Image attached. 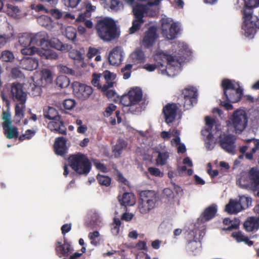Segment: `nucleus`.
I'll use <instances>...</instances> for the list:
<instances>
[{
  "instance_id": "nucleus-15",
  "label": "nucleus",
  "mask_w": 259,
  "mask_h": 259,
  "mask_svg": "<svg viewBox=\"0 0 259 259\" xmlns=\"http://www.w3.org/2000/svg\"><path fill=\"white\" fill-rule=\"evenodd\" d=\"M158 37L157 27L150 26L144 33L142 41L143 46L145 48H149L155 44Z\"/></svg>"
},
{
  "instance_id": "nucleus-42",
  "label": "nucleus",
  "mask_w": 259,
  "mask_h": 259,
  "mask_svg": "<svg viewBox=\"0 0 259 259\" xmlns=\"http://www.w3.org/2000/svg\"><path fill=\"white\" fill-rule=\"evenodd\" d=\"M121 224V221L118 218L114 219L111 229V232L114 235H117L119 234Z\"/></svg>"
},
{
  "instance_id": "nucleus-45",
  "label": "nucleus",
  "mask_w": 259,
  "mask_h": 259,
  "mask_svg": "<svg viewBox=\"0 0 259 259\" xmlns=\"http://www.w3.org/2000/svg\"><path fill=\"white\" fill-rule=\"evenodd\" d=\"M168 157L169 155L168 152H159L157 157V161L160 165H163L166 164Z\"/></svg>"
},
{
  "instance_id": "nucleus-21",
  "label": "nucleus",
  "mask_w": 259,
  "mask_h": 259,
  "mask_svg": "<svg viewBox=\"0 0 259 259\" xmlns=\"http://www.w3.org/2000/svg\"><path fill=\"white\" fill-rule=\"evenodd\" d=\"M66 142V139L63 137H58L56 139L54 148L56 154L63 156L67 152Z\"/></svg>"
},
{
  "instance_id": "nucleus-58",
  "label": "nucleus",
  "mask_w": 259,
  "mask_h": 259,
  "mask_svg": "<svg viewBox=\"0 0 259 259\" xmlns=\"http://www.w3.org/2000/svg\"><path fill=\"white\" fill-rule=\"evenodd\" d=\"M81 0H62L64 4L67 7L74 8L79 4Z\"/></svg>"
},
{
  "instance_id": "nucleus-54",
  "label": "nucleus",
  "mask_w": 259,
  "mask_h": 259,
  "mask_svg": "<svg viewBox=\"0 0 259 259\" xmlns=\"http://www.w3.org/2000/svg\"><path fill=\"white\" fill-rule=\"evenodd\" d=\"M76 102L73 99H66L64 101L63 105L64 108L66 110H71L75 106Z\"/></svg>"
},
{
  "instance_id": "nucleus-47",
  "label": "nucleus",
  "mask_w": 259,
  "mask_h": 259,
  "mask_svg": "<svg viewBox=\"0 0 259 259\" xmlns=\"http://www.w3.org/2000/svg\"><path fill=\"white\" fill-rule=\"evenodd\" d=\"M133 67L132 64H126L124 67L121 68V71L123 73V78L124 79L129 78L131 75V69Z\"/></svg>"
},
{
  "instance_id": "nucleus-26",
  "label": "nucleus",
  "mask_w": 259,
  "mask_h": 259,
  "mask_svg": "<svg viewBox=\"0 0 259 259\" xmlns=\"http://www.w3.org/2000/svg\"><path fill=\"white\" fill-rule=\"evenodd\" d=\"M217 212V206L213 204L205 209L201 214L202 219L205 221H208L213 219Z\"/></svg>"
},
{
  "instance_id": "nucleus-59",
  "label": "nucleus",
  "mask_w": 259,
  "mask_h": 259,
  "mask_svg": "<svg viewBox=\"0 0 259 259\" xmlns=\"http://www.w3.org/2000/svg\"><path fill=\"white\" fill-rule=\"evenodd\" d=\"M205 123L208 127L206 129V132H210L211 131L214 124L215 122L214 118H211L209 116H206L205 118Z\"/></svg>"
},
{
  "instance_id": "nucleus-44",
  "label": "nucleus",
  "mask_w": 259,
  "mask_h": 259,
  "mask_svg": "<svg viewBox=\"0 0 259 259\" xmlns=\"http://www.w3.org/2000/svg\"><path fill=\"white\" fill-rule=\"evenodd\" d=\"M0 58L5 62H12L14 59V56L12 52L4 51L2 53Z\"/></svg>"
},
{
  "instance_id": "nucleus-23",
  "label": "nucleus",
  "mask_w": 259,
  "mask_h": 259,
  "mask_svg": "<svg viewBox=\"0 0 259 259\" xmlns=\"http://www.w3.org/2000/svg\"><path fill=\"white\" fill-rule=\"evenodd\" d=\"M23 69L32 71L37 69L38 66V60L35 58L28 57L21 62Z\"/></svg>"
},
{
  "instance_id": "nucleus-37",
  "label": "nucleus",
  "mask_w": 259,
  "mask_h": 259,
  "mask_svg": "<svg viewBox=\"0 0 259 259\" xmlns=\"http://www.w3.org/2000/svg\"><path fill=\"white\" fill-rule=\"evenodd\" d=\"M132 57L134 62L137 63H143L145 60L144 52L140 49H137L132 54Z\"/></svg>"
},
{
  "instance_id": "nucleus-34",
  "label": "nucleus",
  "mask_w": 259,
  "mask_h": 259,
  "mask_svg": "<svg viewBox=\"0 0 259 259\" xmlns=\"http://www.w3.org/2000/svg\"><path fill=\"white\" fill-rule=\"evenodd\" d=\"M91 218L90 222L85 223L86 227L93 229L98 225V223L100 221V216L96 210H91L89 213Z\"/></svg>"
},
{
  "instance_id": "nucleus-41",
  "label": "nucleus",
  "mask_w": 259,
  "mask_h": 259,
  "mask_svg": "<svg viewBox=\"0 0 259 259\" xmlns=\"http://www.w3.org/2000/svg\"><path fill=\"white\" fill-rule=\"evenodd\" d=\"M97 180L101 185L106 187L110 186L111 182V179L109 177L101 175L97 176Z\"/></svg>"
},
{
  "instance_id": "nucleus-6",
  "label": "nucleus",
  "mask_w": 259,
  "mask_h": 259,
  "mask_svg": "<svg viewBox=\"0 0 259 259\" xmlns=\"http://www.w3.org/2000/svg\"><path fill=\"white\" fill-rule=\"evenodd\" d=\"M158 200V195L154 191L145 190L141 192L138 206L140 212L142 214L149 213L155 208Z\"/></svg>"
},
{
  "instance_id": "nucleus-51",
  "label": "nucleus",
  "mask_w": 259,
  "mask_h": 259,
  "mask_svg": "<svg viewBox=\"0 0 259 259\" xmlns=\"http://www.w3.org/2000/svg\"><path fill=\"white\" fill-rule=\"evenodd\" d=\"M107 3H109L110 8L115 11H117L120 9L121 5L119 0H106Z\"/></svg>"
},
{
  "instance_id": "nucleus-14",
  "label": "nucleus",
  "mask_w": 259,
  "mask_h": 259,
  "mask_svg": "<svg viewBox=\"0 0 259 259\" xmlns=\"http://www.w3.org/2000/svg\"><path fill=\"white\" fill-rule=\"evenodd\" d=\"M236 138L231 134L221 135L219 137V145L226 152L235 154Z\"/></svg>"
},
{
  "instance_id": "nucleus-10",
  "label": "nucleus",
  "mask_w": 259,
  "mask_h": 259,
  "mask_svg": "<svg viewBox=\"0 0 259 259\" xmlns=\"http://www.w3.org/2000/svg\"><path fill=\"white\" fill-rule=\"evenodd\" d=\"M161 30L164 36L172 40L177 37L180 28L176 23H171V20L168 18H163L161 21Z\"/></svg>"
},
{
  "instance_id": "nucleus-28",
  "label": "nucleus",
  "mask_w": 259,
  "mask_h": 259,
  "mask_svg": "<svg viewBox=\"0 0 259 259\" xmlns=\"http://www.w3.org/2000/svg\"><path fill=\"white\" fill-rule=\"evenodd\" d=\"M119 201L121 205L132 206L135 204L136 199L133 193L125 192L121 198H119Z\"/></svg>"
},
{
  "instance_id": "nucleus-55",
  "label": "nucleus",
  "mask_w": 259,
  "mask_h": 259,
  "mask_svg": "<svg viewBox=\"0 0 259 259\" xmlns=\"http://www.w3.org/2000/svg\"><path fill=\"white\" fill-rule=\"evenodd\" d=\"M85 11L84 12V16L87 17L91 16V13L92 12L95 11L96 10V7L92 5L89 2H86L85 3Z\"/></svg>"
},
{
  "instance_id": "nucleus-52",
  "label": "nucleus",
  "mask_w": 259,
  "mask_h": 259,
  "mask_svg": "<svg viewBox=\"0 0 259 259\" xmlns=\"http://www.w3.org/2000/svg\"><path fill=\"white\" fill-rule=\"evenodd\" d=\"M101 76V74L94 73L93 74L92 83L94 87H97L98 89H100L102 91V88L103 87V86H102L100 83V78Z\"/></svg>"
},
{
  "instance_id": "nucleus-16",
  "label": "nucleus",
  "mask_w": 259,
  "mask_h": 259,
  "mask_svg": "<svg viewBox=\"0 0 259 259\" xmlns=\"http://www.w3.org/2000/svg\"><path fill=\"white\" fill-rule=\"evenodd\" d=\"M10 97L14 102H26L27 94L23 90V85L18 82L11 84Z\"/></svg>"
},
{
  "instance_id": "nucleus-38",
  "label": "nucleus",
  "mask_w": 259,
  "mask_h": 259,
  "mask_svg": "<svg viewBox=\"0 0 259 259\" xmlns=\"http://www.w3.org/2000/svg\"><path fill=\"white\" fill-rule=\"evenodd\" d=\"M19 42L23 47H29L32 44L31 34L23 33L19 38Z\"/></svg>"
},
{
  "instance_id": "nucleus-5",
  "label": "nucleus",
  "mask_w": 259,
  "mask_h": 259,
  "mask_svg": "<svg viewBox=\"0 0 259 259\" xmlns=\"http://www.w3.org/2000/svg\"><path fill=\"white\" fill-rule=\"evenodd\" d=\"M70 166L79 175H87L91 168V163L87 156L81 153L72 154L68 158Z\"/></svg>"
},
{
  "instance_id": "nucleus-17",
  "label": "nucleus",
  "mask_w": 259,
  "mask_h": 259,
  "mask_svg": "<svg viewBox=\"0 0 259 259\" xmlns=\"http://www.w3.org/2000/svg\"><path fill=\"white\" fill-rule=\"evenodd\" d=\"M178 109L179 107L176 103H167L163 107L162 113L166 123L169 124L174 121Z\"/></svg>"
},
{
  "instance_id": "nucleus-13",
  "label": "nucleus",
  "mask_w": 259,
  "mask_h": 259,
  "mask_svg": "<svg viewBox=\"0 0 259 259\" xmlns=\"http://www.w3.org/2000/svg\"><path fill=\"white\" fill-rule=\"evenodd\" d=\"M72 88L74 96L80 100L88 99L93 92L91 86L78 81H74L72 83Z\"/></svg>"
},
{
  "instance_id": "nucleus-64",
  "label": "nucleus",
  "mask_w": 259,
  "mask_h": 259,
  "mask_svg": "<svg viewBox=\"0 0 259 259\" xmlns=\"http://www.w3.org/2000/svg\"><path fill=\"white\" fill-rule=\"evenodd\" d=\"M232 236L235 238L237 242H243L245 237L240 231L233 232Z\"/></svg>"
},
{
  "instance_id": "nucleus-60",
  "label": "nucleus",
  "mask_w": 259,
  "mask_h": 259,
  "mask_svg": "<svg viewBox=\"0 0 259 259\" xmlns=\"http://www.w3.org/2000/svg\"><path fill=\"white\" fill-rule=\"evenodd\" d=\"M245 142L246 144H249L251 142H253L254 147L252 148L253 152H256L257 150H259V140L251 138L245 140Z\"/></svg>"
},
{
  "instance_id": "nucleus-61",
  "label": "nucleus",
  "mask_w": 259,
  "mask_h": 259,
  "mask_svg": "<svg viewBox=\"0 0 259 259\" xmlns=\"http://www.w3.org/2000/svg\"><path fill=\"white\" fill-rule=\"evenodd\" d=\"M30 87L31 88L32 94L33 96H36L40 95L41 93V88L39 85H35L34 83H30Z\"/></svg>"
},
{
  "instance_id": "nucleus-40",
  "label": "nucleus",
  "mask_w": 259,
  "mask_h": 259,
  "mask_svg": "<svg viewBox=\"0 0 259 259\" xmlns=\"http://www.w3.org/2000/svg\"><path fill=\"white\" fill-rule=\"evenodd\" d=\"M144 23V20L134 19L132 22V26L129 29V33L133 34L140 29L142 25Z\"/></svg>"
},
{
  "instance_id": "nucleus-30",
  "label": "nucleus",
  "mask_w": 259,
  "mask_h": 259,
  "mask_svg": "<svg viewBox=\"0 0 259 259\" xmlns=\"http://www.w3.org/2000/svg\"><path fill=\"white\" fill-rule=\"evenodd\" d=\"M127 145V143L125 140L119 139L113 149V153L115 157H119L123 150L126 148Z\"/></svg>"
},
{
  "instance_id": "nucleus-19",
  "label": "nucleus",
  "mask_w": 259,
  "mask_h": 259,
  "mask_svg": "<svg viewBox=\"0 0 259 259\" xmlns=\"http://www.w3.org/2000/svg\"><path fill=\"white\" fill-rule=\"evenodd\" d=\"M61 117L58 118V119H54L48 124V128L56 133L66 135L67 134V129L64 125V121L61 119Z\"/></svg>"
},
{
  "instance_id": "nucleus-48",
  "label": "nucleus",
  "mask_w": 259,
  "mask_h": 259,
  "mask_svg": "<svg viewBox=\"0 0 259 259\" xmlns=\"http://www.w3.org/2000/svg\"><path fill=\"white\" fill-rule=\"evenodd\" d=\"M35 134V131L31 130H27L24 134H22L19 137V140L23 141L25 140H29L32 138Z\"/></svg>"
},
{
  "instance_id": "nucleus-7",
  "label": "nucleus",
  "mask_w": 259,
  "mask_h": 259,
  "mask_svg": "<svg viewBox=\"0 0 259 259\" xmlns=\"http://www.w3.org/2000/svg\"><path fill=\"white\" fill-rule=\"evenodd\" d=\"M243 24L242 28L247 37H252L259 29V18L252 16V11L250 9L243 10Z\"/></svg>"
},
{
  "instance_id": "nucleus-8",
  "label": "nucleus",
  "mask_w": 259,
  "mask_h": 259,
  "mask_svg": "<svg viewBox=\"0 0 259 259\" xmlns=\"http://www.w3.org/2000/svg\"><path fill=\"white\" fill-rule=\"evenodd\" d=\"M239 199H230L226 205L225 210L229 214H236L251 206L252 198L246 195H239Z\"/></svg>"
},
{
  "instance_id": "nucleus-46",
  "label": "nucleus",
  "mask_w": 259,
  "mask_h": 259,
  "mask_svg": "<svg viewBox=\"0 0 259 259\" xmlns=\"http://www.w3.org/2000/svg\"><path fill=\"white\" fill-rule=\"evenodd\" d=\"M245 7L244 10L252 9L259 6V0H244Z\"/></svg>"
},
{
  "instance_id": "nucleus-50",
  "label": "nucleus",
  "mask_w": 259,
  "mask_h": 259,
  "mask_svg": "<svg viewBox=\"0 0 259 259\" xmlns=\"http://www.w3.org/2000/svg\"><path fill=\"white\" fill-rule=\"evenodd\" d=\"M103 76L106 80V83L108 84L109 82H114V80L116 78V74L111 72L108 70H105L103 72Z\"/></svg>"
},
{
  "instance_id": "nucleus-4",
  "label": "nucleus",
  "mask_w": 259,
  "mask_h": 259,
  "mask_svg": "<svg viewBox=\"0 0 259 259\" xmlns=\"http://www.w3.org/2000/svg\"><path fill=\"white\" fill-rule=\"evenodd\" d=\"M98 36L104 41L109 42L119 36L113 19L108 17L98 20L95 26Z\"/></svg>"
},
{
  "instance_id": "nucleus-9",
  "label": "nucleus",
  "mask_w": 259,
  "mask_h": 259,
  "mask_svg": "<svg viewBox=\"0 0 259 259\" xmlns=\"http://www.w3.org/2000/svg\"><path fill=\"white\" fill-rule=\"evenodd\" d=\"M2 119L4 122L2 124L4 133L7 138L12 139L19 138V132L18 128L15 126L11 125V114L8 110L3 111L2 114Z\"/></svg>"
},
{
  "instance_id": "nucleus-27",
  "label": "nucleus",
  "mask_w": 259,
  "mask_h": 259,
  "mask_svg": "<svg viewBox=\"0 0 259 259\" xmlns=\"http://www.w3.org/2000/svg\"><path fill=\"white\" fill-rule=\"evenodd\" d=\"M15 107V117L16 122L19 123L21 119L24 117V112L25 110L26 102L20 101L18 102Z\"/></svg>"
},
{
  "instance_id": "nucleus-18",
  "label": "nucleus",
  "mask_w": 259,
  "mask_h": 259,
  "mask_svg": "<svg viewBox=\"0 0 259 259\" xmlns=\"http://www.w3.org/2000/svg\"><path fill=\"white\" fill-rule=\"evenodd\" d=\"M123 59V51L121 47L116 46L110 52L108 61L110 64L114 66L120 65Z\"/></svg>"
},
{
  "instance_id": "nucleus-25",
  "label": "nucleus",
  "mask_w": 259,
  "mask_h": 259,
  "mask_svg": "<svg viewBox=\"0 0 259 259\" xmlns=\"http://www.w3.org/2000/svg\"><path fill=\"white\" fill-rule=\"evenodd\" d=\"M246 231L252 232L259 228V217H250L247 219L243 224Z\"/></svg>"
},
{
  "instance_id": "nucleus-43",
  "label": "nucleus",
  "mask_w": 259,
  "mask_h": 259,
  "mask_svg": "<svg viewBox=\"0 0 259 259\" xmlns=\"http://www.w3.org/2000/svg\"><path fill=\"white\" fill-rule=\"evenodd\" d=\"M199 244L200 243L196 240H189L186 245V249L189 251L195 252L198 248Z\"/></svg>"
},
{
  "instance_id": "nucleus-32",
  "label": "nucleus",
  "mask_w": 259,
  "mask_h": 259,
  "mask_svg": "<svg viewBox=\"0 0 259 259\" xmlns=\"http://www.w3.org/2000/svg\"><path fill=\"white\" fill-rule=\"evenodd\" d=\"M38 54L41 58L46 59L55 60L58 57L56 52L45 48H42L41 50H39L38 52Z\"/></svg>"
},
{
  "instance_id": "nucleus-31",
  "label": "nucleus",
  "mask_w": 259,
  "mask_h": 259,
  "mask_svg": "<svg viewBox=\"0 0 259 259\" xmlns=\"http://www.w3.org/2000/svg\"><path fill=\"white\" fill-rule=\"evenodd\" d=\"M128 95L134 105L138 104L142 98V92L140 89H135L128 92Z\"/></svg>"
},
{
  "instance_id": "nucleus-57",
  "label": "nucleus",
  "mask_w": 259,
  "mask_h": 259,
  "mask_svg": "<svg viewBox=\"0 0 259 259\" xmlns=\"http://www.w3.org/2000/svg\"><path fill=\"white\" fill-rule=\"evenodd\" d=\"M120 103L121 104H122L124 106H132L134 105L133 104L132 101L128 95H124L122 96L120 99Z\"/></svg>"
},
{
  "instance_id": "nucleus-11",
  "label": "nucleus",
  "mask_w": 259,
  "mask_h": 259,
  "mask_svg": "<svg viewBox=\"0 0 259 259\" xmlns=\"http://www.w3.org/2000/svg\"><path fill=\"white\" fill-rule=\"evenodd\" d=\"M198 93L197 90L193 88H187L182 91V93L179 97L178 100L183 99V102L181 103L186 109L191 108L194 104L197 102Z\"/></svg>"
},
{
  "instance_id": "nucleus-63",
  "label": "nucleus",
  "mask_w": 259,
  "mask_h": 259,
  "mask_svg": "<svg viewBox=\"0 0 259 259\" xmlns=\"http://www.w3.org/2000/svg\"><path fill=\"white\" fill-rule=\"evenodd\" d=\"M19 12V9L18 7L11 5L8 6L7 13L9 15L13 16L14 14H17Z\"/></svg>"
},
{
  "instance_id": "nucleus-24",
  "label": "nucleus",
  "mask_w": 259,
  "mask_h": 259,
  "mask_svg": "<svg viewBox=\"0 0 259 259\" xmlns=\"http://www.w3.org/2000/svg\"><path fill=\"white\" fill-rule=\"evenodd\" d=\"M147 6L146 5L137 4L133 7V14L135 19L144 20V14L147 12Z\"/></svg>"
},
{
  "instance_id": "nucleus-22",
  "label": "nucleus",
  "mask_w": 259,
  "mask_h": 259,
  "mask_svg": "<svg viewBox=\"0 0 259 259\" xmlns=\"http://www.w3.org/2000/svg\"><path fill=\"white\" fill-rule=\"evenodd\" d=\"M32 44L41 47V48H48V36L44 32H38L35 35L31 34Z\"/></svg>"
},
{
  "instance_id": "nucleus-29",
  "label": "nucleus",
  "mask_w": 259,
  "mask_h": 259,
  "mask_svg": "<svg viewBox=\"0 0 259 259\" xmlns=\"http://www.w3.org/2000/svg\"><path fill=\"white\" fill-rule=\"evenodd\" d=\"M114 83L115 82H109L108 84H104L102 88L101 91L109 99L111 100H115L117 96V94L114 90H109L110 88H111L114 86Z\"/></svg>"
},
{
  "instance_id": "nucleus-56",
  "label": "nucleus",
  "mask_w": 259,
  "mask_h": 259,
  "mask_svg": "<svg viewBox=\"0 0 259 259\" xmlns=\"http://www.w3.org/2000/svg\"><path fill=\"white\" fill-rule=\"evenodd\" d=\"M24 48L21 50V53L25 55H32L37 51L35 47H24Z\"/></svg>"
},
{
  "instance_id": "nucleus-35",
  "label": "nucleus",
  "mask_w": 259,
  "mask_h": 259,
  "mask_svg": "<svg viewBox=\"0 0 259 259\" xmlns=\"http://www.w3.org/2000/svg\"><path fill=\"white\" fill-rule=\"evenodd\" d=\"M49 44H48V48L51 47L57 50L64 51L67 50V46L63 44L58 39L53 38L51 40H48Z\"/></svg>"
},
{
  "instance_id": "nucleus-2",
  "label": "nucleus",
  "mask_w": 259,
  "mask_h": 259,
  "mask_svg": "<svg viewBox=\"0 0 259 259\" xmlns=\"http://www.w3.org/2000/svg\"><path fill=\"white\" fill-rule=\"evenodd\" d=\"M183 51H179L178 55H168L164 53H158L154 56V60L156 62L155 64H146L143 68L146 70L152 72L158 68L162 73L167 71L169 66L175 67L180 64L184 61Z\"/></svg>"
},
{
  "instance_id": "nucleus-36",
  "label": "nucleus",
  "mask_w": 259,
  "mask_h": 259,
  "mask_svg": "<svg viewBox=\"0 0 259 259\" xmlns=\"http://www.w3.org/2000/svg\"><path fill=\"white\" fill-rule=\"evenodd\" d=\"M83 50H72L69 52V56L72 59L77 62L83 63L84 61V57L83 56Z\"/></svg>"
},
{
  "instance_id": "nucleus-3",
  "label": "nucleus",
  "mask_w": 259,
  "mask_h": 259,
  "mask_svg": "<svg viewBox=\"0 0 259 259\" xmlns=\"http://www.w3.org/2000/svg\"><path fill=\"white\" fill-rule=\"evenodd\" d=\"M236 184L241 188L252 191L259 197V168L255 166L248 171L241 172L237 179Z\"/></svg>"
},
{
  "instance_id": "nucleus-33",
  "label": "nucleus",
  "mask_w": 259,
  "mask_h": 259,
  "mask_svg": "<svg viewBox=\"0 0 259 259\" xmlns=\"http://www.w3.org/2000/svg\"><path fill=\"white\" fill-rule=\"evenodd\" d=\"M44 115L45 118L50 119H58L61 117L58 111L53 107H47L44 109Z\"/></svg>"
},
{
  "instance_id": "nucleus-12",
  "label": "nucleus",
  "mask_w": 259,
  "mask_h": 259,
  "mask_svg": "<svg viewBox=\"0 0 259 259\" xmlns=\"http://www.w3.org/2000/svg\"><path fill=\"white\" fill-rule=\"evenodd\" d=\"M231 120L236 133H241L247 126V117L243 110H237L234 111Z\"/></svg>"
},
{
  "instance_id": "nucleus-62",
  "label": "nucleus",
  "mask_w": 259,
  "mask_h": 259,
  "mask_svg": "<svg viewBox=\"0 0 259 259\" xmlns=\"http://www.w3.org/2000/svg\"><path fill=\"white\" fill-rule=\"evenodd\" d=\"M59 68L60 71L63 73H65V74H70V75H73L74 74V71L73 69L68 67L66 66L59 65Z\"/></svg>"
},
{
  "instance_id": "nucleus-53",
  "label": "nucleus",
  "mask_w": 259,
  "mask_h": 259,
  "mask_svg": "<svg viewBox=\"0 0 259 259\" xmlns=\"http://www.w3.org/2000/svg\"><path fill=\"white\" fill-rule=\"evenodd\" d=\"M41 79L45 80L47 82H51L52 80L51 71L49 69H44L41 72Z\"/></svg>"
},
{
  "instance_id": "nucleus-1",
  "label": "nucleus",
  "mask_w": 259,
  "mask_h": 259,
  "mask_svg": "<svg viewBox=\"0 0 259 259\" xmlns=\"http://www.w3.org/2000/svg\"><path fill=\"white\" fill-rule=\"evenodd\" d=\"M221 86L223 89L222 99L224 101H221V104L227 110H231L233 107L230 103H236L241 100L243 89L238 82L229 79H223Z\"/></svg>"
},
{
  "instance_id": "nucleus-49",
  "label": "nucleus",
  "mask_w": 259,
  "mask_h": 259,
  "mask_svg": "<svg viewBox=\"0 0 259 259\" xmlns=\"http://www.w3.org/2000/svg\"><path fill=\"white\" fill-rule=\"evenodd\" d=\"M66 37L72 41H74L76 38V32L75 29L71 27H68L66 32Z\"/></svg>"
},
{
  "instance_id": "nucleus-39",
  "label": "nucleus",
  "mask_w": 259,
  "mask_h": 259,
  "mask_svg": "<svg viewBox=\"0 0 259 259\" xmlns=\"http://www.w3.org/2000/svg\"><path fill=\"white\" fill-rule=\"evenodd\" d=\"M56 83L58 87L61 88H65L69 85L70 80L67 76L60 75L56 78Z\"/></svg>"
},
{
  "instance_id": "nucleus-20",
  "label": "nucleus",
  "mask_w": 259,
  "mask_h": 259,
  "mask_svg": "<svg viewBox=\"0 0 259 259\" xmlns=\"http://www.w3.org/2000/svg\"><path fill=\"white\" fill-rule=\"evenodd\" d=\"M55 250L56 254L60 257L68 256L71 252L72 249L71 245L64 237L63 243L61 241H57L56 245Z\"/></svg>"
}]
</instances>
